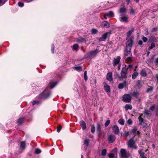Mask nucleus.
Wrapping results in <instances>:
<instances>
[{
	"instance_id": "obj_60",
	"label": "nucleus",
	"mask_w": 158,
	"mask_h": 158,
	"mask_svg": "<svg viewBox=\"0 0 158 158\" xmlns=\"http://www.w3.org/2000/svg\"><path fill=\"white\" fill-rule=\"evenodd\" d=\"M143 44V42L142 40H139L138 42L139 45H141Z\"/></svg>"
},
{
	"instance_id": "obj_41",
	"label": "nucleus",
	"mask_w": 158,
	"mask_h": 158,
	"mask_svg": "<svg viewBox=\"0 0 158 158\" xmlns=\"http://www.w3.org/2000/svg\"><path fill=\"white\" fill-rule=\"evenodd\" d=\"M106 153V150L105 149H104L102 150V156H105Z\"/></svg>"
},
{
	"instance_id": "obj_34",
	"label": "nucleus",
	"mask_w": 158,
	"mask_h": 158,
	"mask_svg": "<svg viewBox=\"0 0 158 158\" xmlns=\"http://www.w3.org/2000/svg\"><path fill=\"white\" fill-rule=\"evenodd\" d=\"M79 46L77 44H75L73 46V49L74 50H77L78 49Z\"/></svg>"
},
{
	"instance_id": "obj_40",
	"label": "nucleus",
	"mask_w": 158,
	"mask_h": 158,
	"mask_svg": "<svg viewBox=\"0 0 158 158\" xmlns=\"http://www.w3.org/2000/svg\"><path fill=\"white\" fill-rule=\"evenodd\" d=\"M84 79L85 81H87L88 79V77L87 75V72L86 71H85L84 73Z\"/></svg>"
},
{
	"instance_id": "obj_2",
	"label": "nucleus",
	"mask_w": 158,
	"mask_h": 158,
	"mask_svg": "<svg viewBox=\"0 0 158 158\" xmlns=\"http://www.w3.org/2000/svg\"><path fill=\"white\" fill-rule=\"evenodd\" d=\"M120 155L122 158H128L130 157V154L124 149H121L120 151Z\"/></svg>"
},
{
	"instance_id": "obj_47",
	"label": "nucleus",
	"mask_w": 158,
	"mask_h": 158,
	"mask_svg": "<svg viewBox=\"0 0 158 158\" xmlns=\"http://www.w3.org/2000/svg\"><path fill=\"white\" fill-rule=\"evenodd\" d=\"M114 155L113 153H110L109 155V157L110 158H114Z\"/></svg>"
},
{
	"instance_id": "obj_32",
	"label": "nucleus",
	"mask_w": 158,
	"mask_h": 158,
	"mask_svg": "<svg viewBox=\"0 0 158 158\" xmlns=\"http://www.w3.org/2000/svg\"><path fill=\"white\" fill-rule=\"evenodd\" d=\"M126 10H127L125 7H123L121 8L120 9L119 12L121 14H122V13H124V12H126Z\"/></svg>"
},
{
	"instance_id": "obj_46",
	"label": "nucleus",
	"mask_w": 158,
	"mask_h": 158,
	"mask_svg": "<svg viewBox=\"0 0 158 158\" xmlns=\"http://www.w3.org/2000/svg\"><path fill=\"white\" fill-rule=\"evenodd\" d=\"M62 129V126H59L57 127V131L58 132H59Z\"/></svg>"
},
{
	"instance_id": "obj_42",
	"label": "nucleus",
	"mask_w": 158,
	"mask_h": 158,
	"mask_svg": "<svg viewBox=\"0 0 158 158\" xmlns=\"http://www.w3.org/2000/svg\"><path fill=\"white\" fill-rule=\"evenodd\" d=\"M6 1L7 0H0V6L4 4Z\"/></svg>"
},
{
	"instance_id": "obj_10",
	"label": "nucleus",
	"mask_w": 158,
	"mask_h": 158,
	"mask_svg": "<svg viewBox=\"0 0 158 158\" xmlns=\"http://www.w3.org/2000/svg\"><path fill=\"white\" fill-rule=\"evenodd\" d=\"M131 49L126 48V50H125L124 52V58H126L128 56H132V54L131 52Z\"/></svg>"
},
{
	"instance_id": "obj_63",
	"label": "nucleus",
	"mask_w": 158,
	"mask_h": 158,
	"mask_svg": "<svg viewBox=\"0 0 158 158\" xmlns=\"http://www.w3.org/2000/svg\"><path fill=\"white\" fill-rule=\"evenodd\" d=\"M156 78L157 79V82H158V75H156Z\"/></svg>"
},
{
	"instance_id": "obj_36",
	"label": "nucleus",
	"mask_w": 158,
	"mask_h": 158,
	"mask_svg": "<svg viewBox=\"0 0 158 158\" xmlns=\"http://www.w3.org/2000/svg\"><path fill=\"white\" fill-rule=\"evenodd\" d=\"M118 123L121 125H123L124 124V120L122 119H120L118 121Z\"/></svg>"
},
{
	"instance_id": "obj_57",
	"label": "nucleus",
	"mask_w": 158,
	"mask_h": 158,
	"mask_svg": "<svg viewBox=\"0 0 158 158\" xmlns=\"http://www.w3.org/2000/svg\"><path fill=\"white\" fill-rule=\"evenodd\" d=\"M38 102L36 101H34L32 102V104L33 105H34L38 103Z\"/></svg>"
},
{
	"instance_id": "obj_14",
	"label": "nucleus",
	"mask_w": 158,
	"mask_h": 158,
	"mask_svg": "<svg viewBox=\"0 0 158 158\" xmlns=\"http://www.w3.org/2000/svg\"><path fill=\"white\" fill-rule=\"evenodd\" d=\"M103 84L106 91L107 93H109L110 91V86L108 85L106 82H104Z\"/></svg>"
},
{
	"instance_id": "obj_12",
	"label": "nucleus",
	"mask_w": 158,
	"mask_h": 158,
	"mask_svg": "<svg viewBox=\"0 0 158 158\" xmlns=\"http://www.w3.org/2000/svg\"><path fill=\"white\" fill-rule=\"evenodd\" d=\"M99 51L98 49H96L94 51L90 52L87 54L88 56H95L97 54L98 52Z\"/></svg>"
},
{
	"instance_id": "obj_3",
	"label": "nucleus",
	"mask_w": 158,
	"mask_h": 158,
	"mask_svg": "<svg viewBox=\"0 0 158 158\" xmlns=\"http://www.w3.org/2000/svg\"><path fill=\"white\" fill-rule=\"evenodd\" d=\"M127 145L130 148L134 149L137 148V146L135 145V142L132 138L130 139L128 142Z\"/></svg>"
},
{
	"instance_id": "obj_1",
	"label": "nucleus",
	"mask_w": 158,
	"mask_h": 158,
	"mask_svg": "<svg viewBox=\"0 0 158 158\" xmlns=\"http://www.w3.org/2000/svg\"><path fill=\"white\" fill-rule=\"evenodd\" d=\"M50 94V92L47 88L40 94V96L42 98L46 99L49 96Z\"/></svg>"
},
{
	"instance_id": "obj_23",
	"label": "nucleus",
	"mask_w": 158,
	"mask_h": 158,
	"mask_svg": "<svg viewBox=\"0 0 158 158\" xmlns=\"http://www.w3.org/2000/svg\"><path fill=\"white\" fill-rule=\"evenodd\" d=\"M132 56H128L126 57V58H125L126 59V61L127 62H131L132 61Z\"/></svg>"
},
{
	"instance_id": "obj_52",
	"label": "nucleus",
	"mask_w": 158,
	"mask_h": 158,
	"mask_svg": "<svg viewBox=\"0 0 158 158\" xmlns=\"http://www.w3.org/2000/svg\"><path fill=\"white\" fill-rule=\"evenodd\" d=\"M18 5L20 7H22L23 6L24 4L22 2H19L18 3Z\"/></svg>"
},
{
	"instance_id": "obj_5",
	"label": "nucleus",
	"mask_w": 158,
	"mask_h": 158,
	"mask_svg": "<svg viewBox=\"0 0 158 158\" xmlns=\"http://www.w3.org/2000/svg\"><path fill=\"white\" fill-rule=\"evenodd\" d=\"M131 99V97L129 94H125L123 97V101L127 102H130Z\"/></svg>"
},
{
	"instance_id": "obj_45",
	"label": "nucleus",
	"mask_w": 158,
	"mask_h": 158,
	"mask_svg": "<svg viewBox=\"0 0 158 158\" xmlns=\"http://www.w3.org/2000/svg\"><path fill=\"white\" fill-rule=\"evenodd\" d=\"M155 105H153L150 107V108H149V110H150L153 111L154 110V109H155Z\"/></svg>"
},
{
	"instance_id": "obj_39",
	"label": "nucleus",
	"mask_w": 158,
	"mask_h": 158,
	"mask_svg": "<svg viewBox=\"0 0 158 158\" xmlns=\"http://www.w3.org/2000/svg\"><path fill=\"white\" fill-rule=\"evenodd\" d=\"M91 131L92 133H94L95 131V127L94 125H92L91 126Z\"/></svg>"
},
{
	"instance_id": "obj_58",
	"label": "nucleus",
	"mask_w": 158,
	"mask_h": 158,
	"mask_svg": "<svg viewBox=\"0 0 158 158\" xmlns=\"http://www.w3.org/2000/svg\"><path fill=\"white\" fill-rule=\"evenodd\" d=\"M135 11L134 10L132 9H131L130 11V14L131 15H133L134 14Z\"/></svg>"
},
{
	"instance_id": "obj_29",
	"label": "nucleus",
	"mask_w": 158,
	"mask_h": 158,
	"mask_svg": "<svg viewBox=\"0 0 158 158\" xmlns=\"http://www.w3.org/2000/svg\"><path fill=\"white\" fill-rule=\"evenodd\" d=\"M125 108L126 110H131L132 109V106L130 104H126L125 106Z\"/></svg>"
},
{
	"instance_id": "obj_30",
	"label": "nucleus",
	"mask_w": 158,
	"mask_h": 158,
	"mask_svg": "<svg viewBox=\"0 0 158 158\" xmlns=\"http://www.w3.org/2000/svg\"><path fill=\"white\" fill-rule=\"evenodd\" d=\"M23 118L20 117L17 120V123L19 124H21L22 123L23 121Z\"/></svg>"
},
{
	"instance_id": "obj_48",
	"label": "nucleus",
	"mask_w": 158,
	"mask_h": 158,
	"mask_svg": "<svg viewBox=\"0 0 158 158\" xmlns=\"http://www.w3.org/2000/svg\"><path fill=\"white\" fill-rule=\"evenodd\" d=\"M92 33L93 34H95L97 32V30L94 29H93L91 30Z\"/></svg>"
},
{
	"instance_id": "obj_8",
	"label": "nucleus",
	"mask_w": 158,
	"mask_h": 158,
	"mask_svg": "<svg viewBox=\"0 0 158 158\" xmlns=\"http://www.w3.org/2000/svg\"><path fill=\"white\" fill-rule=\"evenodd\" d=\"M133 43V40L130 39L127 43V48L128 49H131L132 45Z\"/></svg>"
},
{
	"instance_id": "obj_61",
	"label": "nucleus",
	"mask_w": 158,
	"mask_h": 158,
	"mask_svg": "<svg viewBox=\"0 0 158 158\" xmlns=\"http://www.w3.org/2000/svg\"><path fill=\"white\" fill-rule=\"evenodd\" d=\"M126 2L127 5H129L130 2V1L129 0H127Z\"/></svg>"
},
{
	"instance_id": "obj_21",
	"label": "nucleus",
	"mask_w": 158,
	"mask_h": 158,
	"mask_svg": "<svg viewBox=\"0 0 158 158\" xmlns=\"http://www.w3.org/2000/svg\"><path fill=\"white\" fill-rule=\"evenodd\" d=\"M126 85V82L124 81L123 83H120L118 85V88L119 89H122Z\"/></svg>"
},
{
	"instance_id": "obj_6",
	"label": "nucleus",
	"mask_w": 158,
	"mask_h": 158,
	"mask_svg": "<svg viewBox=\"0 0 158 158\" xmlns=\"http://www.w3.org/2000/svg\"><path fill=\"white\" fill-rule=\"evenodd\" d=\"M127 73V69L126 67L123 68L121 72V77L122 78H124L126 77Z\"/></svg>"
},
{
	"instance_id": "obj_37",
	"label": "nucleus",
	"mask_w": 158,
	"mask_h": 158,
	"mask_svg": "<svg viewBox=\"0 0 158 158\" xmlns=\"http://www.w3.org/2000/svg\"><path fill=\"white\" fill-rule=\"evenodd\" d=\"M142 116L143 114H142L138 118L139 121L140 123H142L143 122V119L142 118Z\"/></svg>"
},
{
	"instance_id": "obj_16",
	"label": "nucleus",
	"mask_w": 158,
	"mask_h": 158,
	"mask_svg": "<svg viewBox=\"0 0 158 158\" xmlns=\"http://www.w3.org/2000/svg\"><path fill=\"white\" fill-rule=\"evenodd\" d=\"M106 79L109 81H111L113 80L112 73L111 72H109L107 73L106 75Z\"/></svg>"
},
{
	"instance_id": "obj_31",
	"label": "nucleus",
	"mask_w": 158,
	"mask_h": 158,
	"mask_svg": "<svg viewBox=\"0 0 158 158\" xmlns=\"http://www.w3.org/2000/svg\"><path fill=\"white\" fill-rule=\"evenodd\" d=\"M26 146V143L24 142H22L20 143V147L21 148L24 149Z\"/></svg>"
},
{
	"instance_id": "obj_9",
	"label": "nucleus",
	"mask_w": 158,
	"mask_h": 158,
	"mask_svg": "<svg viewBox=\"0 0 158 158\" xmlns=\"http://www.w3.org/2000/svg\"><path fill=\"white\" fill-rule=\"evenodd\" d=\"M109 34H110V32H106L103 34L102 36L99 38V40L100 41H104L106 40L107 35Z\"/></svg>"
},
{
	"instance_id": "obj_38",
	"label": "nucleus",
	"mask_w": 158,
	"mask_h": 158,
	"mask_svg": "<svg viewBox=\"0 0 158 158\" xmlns=\"http://www.w3.org/2000/svg\"><path fill=\"white\" fill-rule=\"evenodd\" d=\"M155 46V44L154 43H152L151 44V46H150L148 48V50H150L153 48H154Z\"/></svg>"
},
{
	"instance_id": "obj_19",
	"label": "nucleus",
	"mask_w": 158,
	"mask_h": 158,
	"mask_svg": "<svg viewBox=\"0 0 158 158\" xmlns=\"http://www.w3.org/2000/svg\"><path fill=\"white\" fill-rule=\"evenodd\" d=\"M113 131L116 134H118L119 133V128L116 125H114L112 128Z\"/></svg>"
},
{
	"instance_id": "obj_59",
	"label": "nucleus",
	"mask_w": 158,
	"mask_h": 158,
	"mask_svg": "<svg viewBox=\"0 0 158 158\" xmlns=\"http://www.w3.org/2000/svg\"><path fill=\"white\" fill-rule=\"evenodd\" d=\"M132 67V65H129L127 68V69H131Z\"/></svg>"
},
{
	"instance_id": "obj_50",
	"label": "nucleus",
	"mask_w": 158,
	"mask_h": 158,
	"mask_svg": "<svg viewBox=\"0 0 158 158\" xmlns=\"http://www.w3.org/2000/svg\"><path fill=\"white\" fill-rule=\"evenodd\" d=\"M127 123L129 125H131L132 123V121L131 119H129L128 120Z\"/></svg>"
},
{
	"instance_id": "obj_20",
	"label": "nucleus",
	"mask_w": 158,
	"mask_h": 158,
	"mask_svg": "<svg viewBox=\"0 0 158 158\" xmlns=\"http://www.w3.org/2000/svg\"><path fill=\"white\" fill-rule=\"evenodd\" d=\"M82 129H85L86 128V126L85 123L83 121H81L80 123Z\"/></svg>"
},
{
	"instance_id": "obj_25",
	"label": "nucleus",
	"mask_w": 158,
	"mask_h": 158,
	"mask_svg": "<svg viewBox=\"0 0 158 158\" xmlns=\"http://www.w3.org/2000/svg\"><path fill=\"white\" fill-rule=\"evenodd\" d=\"M134 31V29L133 28H132L131 29V30L129 31L127 33V37H129V36H130L131 34Z\"/></svg>"
},
{
	"instance_id": "obj_15",
	"label": "nucleus",
	"mask_w": 158,
	"mask_h": 158,
	"mask_svg": "<svg viewBox=\"0 0 158 158\" xmlns=\"http://www.w3.org/2000/svg\"><path fill=\"white\" fill-rule=\"evenodd\" d=\"M121 58L119 56H118L116 58H114L113 61V65L115 66L117 64H118Z\"/></svg>"
},
{
	"instance_id": "obj_54",
	"label": "nucleus",
	"mask_w": 158,
	"mask_h": 158,
	"mask_svg": "<svg viewBox=\"0 0 158 158\" xmlns=\"http://www.w3.org/2000/svg\"><path fill=\"white\" fill-rule=\"evenodd\" d=\"M142 40L144 42H145L147 41L148 39L147 37L143 36L142 38Z\"/></svg>"
},
{
	"instance_id": "obj_56",
	"label": "nucleus",
	"mask_w": 158,
	"mask_h": 158,
	"mask_svg": "<svg viewBox=\"0 0 158 158\" xmlns=\"http://www.w3.org/2000/svg\"><path fill=\"white\" fill-rule=\"evenodd\" d=\"M153 90V88L152 87H150L147 89V92H149L152 91Z\"/></svg>"
},
{
	"instance_id": "obj_11",
	"label": "nucleus",
	"mask_w": 158,
	"mask_h": 158,
	"mask_svg": "<svg viewBox=\"0 0 158 158\" xmlns=\"http://www.w3.org/2000/svg\"><path fill=\"white\" fill-rule=\"evenodd\" d=\"M101 26L102 27L108 28L110 27V24L108 22L106 21H104L101 23Z\"/></svg>"
},
{
	"instance_id": "obj_33",
	"label": "nucleus",
	"mask_w": 158,
	"mask_h": 158,
	"mask_svg": "<svg viewBox=\"0 0 158 158\" xmlns=\"http://www.w3.org/2000/svg\"><path fill=\"white\" fill-rule=\"evenodd\" d=\"M74 69L78 71H80L82 70V68L81 66L75 67Z\"/></svg>"
},
{
	"instance_id": "obj_28",
	"label": "nucleus",
	"mask_w": 158,
	"mask_h": 158,
	"mask_svg": "<svg viewBox=\"0 0 158 158\" xmlns=\"http://www.w3.org/2000/svg\"><path fill=\"white\" fill-rule=\"evenodd\" d=\"M138 73L136 72H135L132 75V78L133 79H134L138 76Z\"/></svg>"
},
{
	"instance_id": "obj_53",
	"label": "nucleus",
	"mask_w": 158,
	"mask_h": 158,
	"mask_svg": "<svg viewBox=\"0 0 158 158\" xmlns=\"http://www.w3.org/2000/svg\"><path fill=\"white\" fill-rule=\"evenodd\" d=\"M110 122V120H107V121L105 123V126L106 127H107L108 126V125L109 124Z\"/></svg>"
},
{
	"instance_id": "obj_49",
	"label": "nucleus",
	"mask_w": 158,
	"mask_h": 158,
	"mask_svg": "<svg viewBox=\"0 0 158 158\" xmlns=\"http://www.w3.org/2000/svg\"><path fill=\"white\" fill-rule=\"evenodd\" d=\"M144 113L146 114L147 116H149L151 114L150 112L148 110H145Z\"/></svg>"
},
{
	"instance_id": "obj_62",
	"label": "nucleus",
	"mask_w": 158,
	"mask_h": 158,
	"mask_svg": "<svg viewBox=\"0 0 158 158\" xmlns=\"http://www.w3.org/2000/svg\"><path fill=\"white\" fill-rule=\"evenodd\" d=\"M155 62L156 63H158V57L155 60Z\"/></svg>"
},
{
	"instance_id": "obj_55",
	"label": "nucleus",
	"mask_w": 158,
	"mask_h": 158,
	"mask_svg": "<svg viewBox=\"0 0 158 158\" xmlns=\"http://www.w3.org/2000/svg\"><path fill=\"white\" fill-rule=\"evenodd\" d=\"M54 46L53 44H52L51 46V51L53 53L54 52Z\"/></svg>"
},
{
	"instance_id": "obj_7",
	"label": "nucleus",
	"mask_w": 158,
	"mask_h": 158,
	"mask_svg": "<svg viewBox=\"0 0 158 158\" xmlns=\"http://www.w3.org/2000/svg\"><path fill=\"white\" fill-rule=\"evenodd\" d=\"M103 16L105 19H107V17L112 18L114 16V13L112 11H109L108 13H106L104 14Z\"/></svg>"
},
{
	"instance_id": "obj_35",
	"label": "nucleus",
	"mask_w": 158,
	"mask_h": 158,
	"mask_svg": "<svg viewBox=\"0 0 158 158\" xmlns=\"http://www.w3.org/2000/svg\"><path fill=\"white\" fill-rule=\"evenodd\" d=\"M84 144L86 145L87 147H88L89 144V140L87 139H85L84 141Z\"/></svg>"
},
{
	"instance_id": "obj_24",
	"label": "nucleus",
	"mask_w": 158,
	"mask_h": 158,
	"mask_svg": "<svg viewBox=\"0 0 158 158\" xmlns=\"http://www.w3.org/2000/svg\"><path fill=\"white\" fill-rule=\"evenodd\" d=\"M139 152L141 158H147L146 155L144 152H142L141 150L139 151Z\"/></svg>"
},
{
	"instance_id": "obj_13",
	"label": "nucleus",
	"mask_w": 158,
	"mask_h": 158,
	"mask_svg": "<svg viewBox=\"0 0 158 158\" xmlns=\"http://www.w3.org/2000/svg\"><path fill=\"white\" fill-rule=\"evenodd\" d=\"M131 133H132L135 136L139 135L140 134L139 131L137 130L136 127H134L131 131Z\"/></svg>"
},
{
	"instance_id": "obj_22",
	"label": "nucleus",
	"mask_w": 158,
	"mask_h": 158,
	"mask_svg": "<svg viewBox=\"0 0 158 158\" xmlns=\"http://www.w3.org/2000/svg\"><path fill=\"white\" fill-rule=\"evenodd\" d=\"M97 130L98 132L100 135L101 131V126L100 124L98 123H97Z\"/></svg>"
},
{
	"instance_id": "obj_43",
	"label": "nucleus",
	"mask_w": 158,
	"mask_h": 158,
	"mask_svg": "<svg viewBox=\"0 0 158 158\" xmlns=\"http://www.w3.org/2000/svg\"><path fill=\"white\" fill-rule=\"evenodd\" d=\"M41 152V150L39 149H36L35 150V153L36 154H39Z\"/></svg>"
},
{
	"instance_id": "obj_27",
	"label": "nucleus",
	"mask_w": 158,
	"mask_h": 158,
	"mask_svg": "<svg viewBox=\"0 0 158 158\" xmlns=\"http://www.w3.org/2000/svg\"><path fill=\"white\" fill-rule=\"evenodd\" d=\"M56 84V82H51L49 84V86L51 89L53 88Z\"/></svg>"
},
{
	"instance_id": "obj_51",
	"label": "nucleus",
	"mask_w": 158,
	"mask_h": 158,
	"mask_svg": "<svg viewBox=\"0 0 158 158\" xmlns=\"http://www.w3.org/2000/svg\"><path fill=\"white\" fill-rule=\"evenodd\" d=\"M124 134L126 136H128L130 135V133L129 131H125L124 132Z\"/></svg>"
},
{
	"instance_id": "obj_17",
	"label": "nucleus",
	"mask_w": 158,
	"mask_h": 158,
	"mask_svg": "<svg viewBox=\"0 0 158 158\" xmlns=\"http://www.w3.org/2000/svg\"><path fill=\"white\" fill-rule=\"evenodd\" d=\"M76 41L78 43H82L85 42L86 40L84 38L80 37L77 38Z\"/></svg>"
},
{
	"instance_id": "obj_4",
	"label": "nucleus",
	"mask_w": 158,
	"mask_h": 158,
	"mask_svg": "<svg viewBox=\"0 0 158 158\" xmlns=\"http://www.w3.org/2000/svg\"><path fill=\"white\" fill-rule=\"evenodd\" d=\"M119 20L121 22L127 23L128 21V16L125 14H121Z\"/></svg>"
},
{
	"instance_id": "obj_44",
	"label": "nucleus",
	"mask_w": 158,
	"mask_h": 158,
	"mask_svg": "<svg viewBox=\"0 0 158 158\" xmlns=\"http://www.w3.org/2000/svg\"><path fill=\"white\" fill-rule=\"evenodd\" d=\"M139 94V93L137 92H134L132 94V96L134 97H137Z\"/></svg>"
},
{
	"instance_id": "obj_18",
	"label": "nucleus",
	"mask_w": 158,
	"mask_h": 158,
	"mask_svg": "<svg viewBox=\"0 0 158 158\" xmlns=\"http://www.w3.org/2000/svg\"><path fill=\"white\" fill-rule=\"evenodd\" d=\"M108 139L110 143H112L115 140V137L114 135H110L108 137Z\"/></svg>"
},
{
	"instance_id": "obj_64",
	"label": "nucleus",
	"mask_w": 158,
	"mask_h": 158,
	"mask_svg": "<svg viewBox=\"0 0 158 158\" xmlns=\"http://www.w3.org/2000/svg\"><path fill=\"white\" fill-rule=\"evenodd\" d=\"M156 116H158V110L157 111L156 113Z\"/></svg>"
},
{
	"instance_id": "obj_26",
	"label": "nucleus",
	"mask_w": 158,
	"mask_h": 158,
	"mask_svg": "<svg viewBox=\"0 0 158 158\" xmlns=\"http://www.w3.org/2000/svg\"><path fill=\"white\" fill-rule=\"evenodd\" d=\"M140 74L143 76H146L147 75V73L146 71L142 69L140 73Z\"/></svg>"
}]
</instances>
